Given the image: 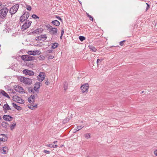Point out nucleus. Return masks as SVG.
Segmentation results:
<instances>
[{"mask_svg": "<svg viewBox=\"0 0 157 157\" xmlns=\"http://www.w3.org/2000/svg\"><path fill=\"white\" fill-rule=\"evenodd\" d=\"M18 79L20 81L26 85H30L32 83V80L30 78L20 76Z\"/></svg>", "mask_w": 157, "mask_h": 157, "instance_id": "obj_1", "label": "nucleus"}, {"mask_svg": "<svg viewBox=\"0 0 157 157\" xmlns=\"http://www.w3.org/2000/svg\"><path fill=\"white\" fill-rule=\"evenodd\" d=\"M89 88V85L88 83L83 84L81 85L80 88L82 93L85 94H86L88 93Z\"/></svg>", "mask_w": 157, "mask_h": 157, "instance_id": "obj_2", "label": "nucleus"}, {"mask_svg": "<svg viewBox=\"0 0 157 157\" xmlns=\"http://www.w3.org/2000/svg\"><path fill=\"white\" fill-rule=\"evenodd\" d=\"M13 88L16 92L19 94H24L25 93L24 88L20 86L15 85L14 86Z\"/></svg>", "mask_w": 157, "mask_h": 157, "instance_id": "obj_3", "label": "nucleus"}, {"mask_svg": "<svg viewBox=\"0 0 157 157\" xmlns=\"http://www.w3.org/2000/svg\"><path fill=\"white\" fill-rule=\"evenodd\" d=\"M12 99L14 101L19 103L23 104L25 103L24 100L17 95L13 96Z\"/></svg>", "mask_w": 157, "mask_h": 157, "instance_id": "obj_4", "label": "nucleus"}, {"mask_svg": "<svg viewBox=\"0 0 157 157\" xmlns=\"http://www.w3.org/2000/svg\"><path fill=\"white\" fill-rule=\"evenodd\" d=\"M21 59L24 61H31L34 59V57L29 55H23L21 57Z\"/></svg>", "mask_w": 157, "mask_h": 157, "instance_id": "obj_5", "label": "nucleus"}, {"mask_svg": "<svg viewBox=\"0 0 157 157\" xmlns=\"http://www.w3.org/2000/svg\"><path fill=\"white\" fill-rule=\"evenodd\" d=\"M48 29L49 30V33L51 34L55 35L57 33L58 30L56 28H53L52 26L49 25L48 26H47Z\"/></svg>", "mask_w": 157, "mask_h": 157, "instance_id": "obj_6", "label": "nucleus"}, {"mask_svg": "<svg viewBox=\"0 0 157 157\" xmlns=\"http://www.w3.org/2000/svg\"><path fill=\"white\" fill-rule=\"evenodd\" d=\"M19 7L18 4H16L13 6L10 9V12L11 15L15 13Z\"/></svg>", "mask_w": 157, "mask_h": 157, "instance_id": "obj_7", "label": "nucleus"}, {"mask_svg": "<svg viewBox=\"0 0 157 157\" xmlns=\"http://www.w3.org/2000/svg\"><path fill=\"white\" fill-rule=\"evenodd\" d=\"M8 12V9L6 8H4L0 10V16L2 18H4Z\"/></svg>", "mask_w": 157, "mask_h": 157, "instance_id": "obj_8", "label": "nucleus"}, {"mask_svg": "<svg viewBox=\"0 0 157 157\" xmlns=\"http://www.w3.org/2000/svg\"><path fill=\"white\" fill-rule=\"evenodd\" d=\"M46 75L44 72H40L39 75L37 76V80L40 82H42L44 79Z\"/></svg>", "mask_w": 157, "mask_h": 157, "instance_id": "obj_9", "label": "nucleus"}, {"mask_svg": "<svg viewBox=\"0 0 157 157\" xmlns=\"http://www.w3.org/2000/svg\"><path fill=\"white\" fill-rule=\"evenodd\" d=\"M32 22L29 21L27 20L25 23L22 25L21 29L23 30H24L28 29L31 25Z\"/></svg>", "mask_w": 157, "mask_h": 157, "instance_id": "obj_10", "label": "nucleus"}, {"mask_svg": "<svg viewBox=\"0 0 157 157\" xmlns=\"http://www.w3.org/2000/svg\"><path fill=\"white\" fill-rule=\"evenodd\" d=\"M29 16V13L28 12H25L24 14L20 17V21L22 22L28 19Z\"/></svg>", "mask_w": 157, "mask_h": 157, "instance_id": "obj_11", "label": "nucleus"}, {"mask_svg": "<svg viewBox=\"0 0 157 157\" xmlns=\"http://www.w3.org/2000/svg\"><path fill=\"white\" fill-rule=\"evenodd\" d=\"M41 53L40 51L39 50L35 51H29L28 52L27 54L30 55L36 56L39 55Z\"/></svg>", "mask_w": 157, "mask_h": 157, "instance_id": "obj_12", "label": "nucleus"}, {"mask_svg": "<svg viewBox=\"0 0 157 157\" xmlns=\"http://www.w3.org/2000/svg\"><path fill=\"white\" fill-rule=\"evenodd\" d=\"M47 38L46 35H41L40 36H37L36 38V40L40 41H44Z\"/></svg>", "mask_w": 157, "mask_h": 157, "instance_id": "obj_13", "label": "nucleus"}, {"mask_svg": "<svg viewBox=\"0 0 157 157\" xmlns=\"http://www.w3.org/2000/svg\"><path fill=\"white\" fill-rule=\"evenodd\" d=\"M23 73L26 75L33 76L34 74V72L28 69H25L23 71Z\"/></svg>", "mask_w": 157, "mask_h": 157, "instance_id": "obj_14", "label": "nucleus"}, {"mask_svg": "<svg viewBox=\"0 0 157 157\" xmlns=\"http://www.w3.org/2000/svg\"><path fill=\"white\" fill-rule=\"evenodd\" d=\"M35 96L34 95H31L28 98V101L31 104L35 102Z\"/></svg>", "mask_w": 157, "mask_h": 157, "instance_id": "obj_15", "label": "nucleus"}, {"mask_svg": "<svg viewBox=\"0 0 157 157\" xmlns=\"http://www.w3.org/2000/svg\"><path fill=\"white\" fill-rule=\"evenodd\" d=\"M3 119L7 121H11L13 119V117L9 115H4L3 117Z\"/></svg>", "mask_w": 157, "mask_h": 157, "instance_id": "obj_16", "label": "nucleus"}, {"mask_svg": "<svg viewBox=\"0 0 157 157\" xmlns=\"http://www.w3.org/2000/svg\"><path fill=\"white\" fill-rule=\"evenodd\" d=\"M7 136L4 134L0 135V141L3 142L6 141L7 140Z\"/></svg>", "mask_w": 157, "mask_h": 157, "instance_id": "obj_17", "label": "nucleus"}, {"mask_svg": "<svg viewBox=\"0 0 157 157\" xmlns=\"http://www.w3.org/2000/svg\"><path fill=\"white\" fill-rule=\"evenodd\" d=\"M0 152L2 154H6L7 152L8 149L7 147H4L1 148Z\"/></svg>", "mask_w": 157, "mask_h": 157, "instance_id": "obj_18", "label": "nucleus"}, {"mask_svg": "<svg viewBox=\"0 0 157 157\" xmlns=\"http://www.w3.org/2000/svg\"><path fill=\"white\" fill-rule=\"evenodd\" d=\"M40 83L39 82H36L35 84L34 87V90L35 91H38V90L40 89Z\"/></svg>", "mask_w": 157, "mask_h": 157, "instance_id": "obj_19", "label": "nucleus"}, {"mask_svg": "<svg viewBox=\"0 0 157 157\" xmlns=\"http://www.w3.org/2000/svg\"><path fill=\"white\" fill-rule=\"evenodd\" d=\"M38 104H35L33 105H28V107L30 109L32 110L35 109L37 107Z\"/></svg>", "mask_w": 157, "mask_h": 157, "instance_id": "obj_20", "label": "nucleus"}, {"mask_svg": "<svg viewBox=\"0 0 157 157\" xmlns=\"http://www.w3.org/2000/svg\"><path fill=\"white\" fill-rule=\"evenodd\" d=\"M0 94L1 95H2L3 96L7 98L8 99H10V97L9 96V95L7 94L4 91L2 90H0Z\"/></svg>", "mask_w": 157, "mask_h": 157, "instance_id": "obj_21", "label": "nucleus"}, {"mask_svg": "<svg viewBox=\"0 0 157 157\" xmlns=\"http://www.w3.org/2000/svg\"><path fill=\"white\" fill-rule=\"evenodd\" d=\"M3 108L4 111L5 112H6L7 110H11V109L7 104H6L4 105Z\"/></svg>", "mask_w": 157, "mask_h": 157, "instance_id": "obj_22", "label": "nucleus"}, {"mask_svg": "<svg viewBox=\"0 0 157 157\" xmlns=\"http://www.w3.org/2000/svg\"><path fill=\"white\" fill-rule=\"evenodd\" d=\"M43 31V29H38L34 30L33 32V34H38L39 33H41Z\"/></svg>", "mask_w": 157, "mask_h": 157, "instance_id": "obj_23", "label": "nucleus"}, {"mask_svg": "<svg viewBox=\"0 0 157 157\" xmlns=\"http://www.w3.org/2000/svg\"><path fill=\"white\" fill-rule=\"evenodd\" d=\"M13 106L18 110H21L22 109V108L20 106L17 105L14 103H12Z\"/></svg>", "mask_w": 157, "mask_h": 157, "instance_id": "obj_24", "label": "nucleus"}, {"mask_svg": "<svg viewBox=\"0 0 157 157\" xmlns=\"http://www.w3.org/2000/svg\"><path fill=\"white\" fill-rule=\"evenodd\" d=\"M52 23L56 26H59L60 25V22L56 20L52 21Z\"/></svg>", "mask_w": 157, "mask_h": 157, "instance_id": "obj_25", "label": "nucleus"}, {"mask_svg": "<svg viewBox=\"0 0 157 157\" xmlns=\"http://www.w3.org/2000/svg\"><path fill=\"white\" fill-rule=\"evenodd\" d=\"M89 47L90 48V50H91L93 52H96V51L97 49L94 46H92V45H90V46H89Z\"/></svg>", "mask_w": 157, "mask_h": 157, "instance_id": "obj_26", "label": "nucleus"}, {"mask_svg": "<svg viewBox=\"0 0 157 157\" xmlns=\"http://www.w3.org/2000/svg\"><path fill=\"white\" fill-rule=\"evenodd\" d=\"M58 45L59 44L58 43H53L52 44V48L53 49H55L58 46Z\"/></svg>", "mask_w": 157, "mask_h": 157, "instance_id": "obj_27", "label": "nucleus"}, {"mask_svg": "<svg viewBox=\"0 0 157 157\" xmlns=\"http://www.w3.org/2000/svg\"><path fill=\"white\" fill-rule=\"evenodd\" d=\"M8 124L5 121H3L1 124L2 126L4 128H7L8 126Z\"/></svg>", "mask_w": 157, "mask_h": 157, "instance_id": "obj_28", "label": "nucleus"}, {"mask_svg": "<svg viewBox=\"0 0 157 157\" xmlns=\"http://www.w3.org/2000/svg\"><path fill=\"white\" fill-rule=\"evenodd\" d=\"M16 123L14 122L12 124L10 125V128L11 130L12 131L13 130L16 126Z\"/></svg>", "mask_w": 157, "mask_h": 157, "instance_id": "obj_29", "label": "nucleus"}, {"mask_svg": "<svg viewBox=\"0 0 157 157\" xmlns=\"http://www.w3.org/2000/svg\"><path fill=\"white\" fill-rule=\"evenodd\" d=\"M85 138L87 139H89L90 138V135L89 133H87L84 135Z\"/></svg>", "mask_w": 157, "mask_h": 157, "instance_id": "obj_30", "label": "nucleus"}, {"mask_svg": "<svg viewBox=\"0 0 157 157\" xmlns=\"http://www.w3.org/2000/svg\"><path fill=\"white\" fill-rule=\"evenodd\" d=\"M68 84L67 82H65L64 83V90H66L67 89Z\"/></svg>", "mask_w": 157, "mask_h": 157, "instance_id": "obj_31", "label": "nucleus"}, {"mask_svg": "<svg viewBox=\"0 0 157 157\" xmlns=\"http://www.w3.org/2000/svg\"><path fill=\"white\" fill-rule=\"evenodd\" d=\"M83 127V126L82 125L80 126H77L76 127V128L77 129V131H78L82 129Z\"/></svg>", "mask_w": 157, "mask_h": 157, "instance_id": "obj_32", "label": "nucleus"}, {"mask_svg": "<svg viewBox=\"0 0 157 157\" xmlns=\"http://www.w3.org/2000/svg\"><path fill=\"white\" fill-rule=\"evenodd\" d=\"M79 40L82 41H83L85 39V38L82 36H80L79 37Z\"/></svg>", "mask_w": 157, "mask_h": 157, "instance_id": "obj_33", "label": "nucleus"}, {"mask_svg": "<svg viewBox=\"0 0 157 157\" xmlns=\"http://www.w3.org/2000/svg\"><path fill=\"white\" fill-rule=\"evenodd\" d=\"M86 14L87 16L89 17V18L90 20L91 21H93V17L91 16H90V15L88 13H86Z\"/></svg>", "mask_w": 157, "mask_h": 157, "instance_id": "obj_34", "label": "nucleus"}, {"mask_svg": "<svg viewBox=\"0 0 157 157\" xmlns=\"http://www.w3.org/2000/svg\"><path fill=\"white\" fill-rule=\"evenodd\" d=\"M26 8L29 11L31 10L32 9L31 7L29 5H27L26 6Z\"/></svg>", "mask_w": 157, "mask_h": 157, "instance_id": "obj_35", "label": "nucleus"}, {"mask_svg": "<svg viewBox=\"0 0 157 157\" xmlns=\"http://www.w3.org/2000/svg\"><path fill=\"white\" fill-rule=\"evenodd\" d=\"M32 17L34 19H39V17L36 15L35 14H33Z\"/></svg>", "mask_w": 157, "mask_h": 157, "instance_id": "obj_36", "label": "nucleus"}, {"mask_svg": "<svg viewBox=\"0 0 157 157\" xmlns=\"http://www.w3.org/2000/svg\"><path fill=\"white\" fill-rule=\"evenodd\" d=\"M72 130L73 131V132L74 133H76L77 131H78L77 129L76 128V127L74 128H72Z\"/></svg>", "mask_w": 157, "mask_h": 157, "instance_id": "obj_37", "label": "nucleus"}, {"mask_svg": "<svg viewBox=\"0 0 157 157\" xmlns=\"http://www.w3.org/2000/svg\"><path fill=\"white\" fill-rule=\"evenodd\" d=\"M147 5V7L146 10V11H147L149 8H150V5L147 3H146Z\"/></svg>", "mask_w": 157, "mask_h": 157, "instance_id": "obj_38", "label": "nucleus"}, {"mask_svg": "<svg viewBox=\"0 0 157 157\" xmlns=\"http://www.w3.org/2000/svg\"><path fill=\"white\" fill-rule=\"evenodd\" d=\"M125 42V40H123L122 41L120 42V45L121 46H122L124 42Z\"/></svg>", "mask_w": 157, "mask_h": 157, "instance_id": "obj_39", "label": "nucleus"}, {"mask_svg": "<svg viewBox=\"0 0 157 157\" xmlns=\"http://www.w3.org/2000/svg\"><path fill=\"white\" fill-rule=\"evenodd\" d=\"M154 155L157 156V149L155 150L154 151Z\"/></svg>", "mask_w": 157, "mask_h": 157, "instance_id": "obj_40", "label": "nucleus"}, {"mask_svg": "<svg viewBox=\"0 0 157 157\" xmlns=\"http://www.w3.org/2000/svg\"><path fill=\"white\" fill-rule=\"evenodd\" d=\"M54 58L53 56H50L48 57V59H52Z\"/></svg>", "mask_w": 157, "mask_h": 157, "instance_id": "obj_41", "label": "nucleus"}, {"mask_svg": "<svg viewBox=\"0 0 157 157\" xmlns=\"http://www.w3.org/2000/svg\"><path fill=\"white\" fill-rule=\"evenodd\" d=\"M44 152L45 153L49 154L50 152L49 151H47L46 150H44Z\"/></svg>", "mask_w": 157, "mask_h": 157, "instance_id": "obj_42", "label": "nucleus"}, {"mask_svg": "<svg viewBox=\"0 0 157 157\" xmlns=\"http://www.w3.org/2000/svg\"><path fill=\"white\" fill-rule=\"evenodd\" d=\"M56 18H57L59 20H60L61 21H62V19L59 16H56Z\"/></svg>", "mask_w": 157, "mask_h": 157, "instance_id": "obj_43", "label": "nucleus"}, {"mask_svg": "<svg viewBox=\"0 0 157 157\" xmlns=\"http://www.w3.org/2000/svg\"><path fill=\"white\" fill-rule=\"evenodd\" d=\"M64 33V29H63V28L61 30V35H62V36H63Z\"/></svg>", "mask_w": 157, "mask_h": 157, "instance_id": "obj_44", "label": "nucleus"}, {"mask_svg": "<svg viewBox=\"0 0 157 157\" xmlns=\"http://www.w3.org/2000/svg\"><path fill=\"white\" fill-rule=\"evenodd\" d=\"M47 147H52L51 144H48L46 145Z\"/></svg>", "mask_w": 157, "mask_h": 157, "instance_id": "obj_45", "label": "nucleus"}, {"mask_svg": "<svg viewBox=\"0 0 157 157\" xmlns=\"http://www.w3.org/2000/svg\"><path fill=\"white\" fill-rule=\"evenodd\" d=\"M101 60L99 59H98L97 60V63L98 64V63H99V62H101Z\"/></svg>", "mask_w": 157, "mask_h": 157, "instance_id": "obj_46", "label": "nucleus"}, {"mask_svg": "<svg viewBox=\"0 0 157 157\" xmlns=\"http://www.w3.org/2000/svg\"><path fill=\"white\" fill-rule=\"evenodd\" d=\"M57 145H55V146L54 145H52V147L53 148H56L57 147Z\"/></svg>", "mask_w": 157, "mask_h": 157, "instance_id": "obj_47", "label": "nucleus"}, {"mask_svg": "<svg viewBox=\"0 0 157 157\" xmlns=\"http://www.w3.org/2000/svg\"><path fill=\"white\" fill-rule=\"evenodd\" d=\"M45 84L46 85H48L49 84V82L48 81H46V82H45Z\"/></svg>", "mask_w": 157, "mask_h": 157, "instance_id": "obj_48", "label": "nucleus"}, {"mask_svg": "<svg viewBox=\"0 0 157 157\" xmlns=\"http://www.w3.org/2000/svg\"><path fill=\"white\" fill-rule=\"evenodd\" d=\"M57 142V141H54L53 142V143H54V144H55V143H56Z\"/></svg>", "mask_w": 157, "mask_h": 157, "instance_id": "obj_49", "label": "nucleus"}, {"mask_svg": "<svg viewBox=\"0 0 157 157\" xmlns=\"http://www.w3.org/2000/svg\"><path fill=\"white\" fill-rule=\"evenodd\" d=\"M62 36H62V35H61V36H60V38L61 39H62Z\"/></svg>", "mask_w": 157, "mask_h": 157, "instance_id": "obj_50", "label": "nucleus"}, {"mask_svg": "<svg viewBox=\"0 0 157 157\" xmlns=\"http://www.w3.org/2000/svg\"><path fill=\"white\" fill-rule=\"evenodd\" d=\"M2 5V3H0V6H1V5Z\"/></svg>", "mask_w": 157, "mask_h": 157, "instance_id": "obj_51", "label": "nucleus"}, {"mask_svg": "<svg viewBox=\"0 0 157 157\" xmlns=\"http://www.w3.org/2000/svg\"><path fill=\"white\" fill-rule=\"evenodd\" d=\"M2 119V117H1L0 116V120H1Z\"/></svg>", "mask_w": 157, "mask_h": 157, "instance_id": "obj_52", "label": "nucleus"}, {"mask_svg": "<svg viewBox=\"0 0 157 157\" xmlns=\"http://www.w3.org/2000/svg\"><path fill=\"white\" fill-rule=\"evenodd\" d=\"M1 105V104H0V105Z\"/></svg>", "mask_w": 157, "mask_h": 157, "instance_id": "obj_53", "label": "nucleus"}]
</instances>
